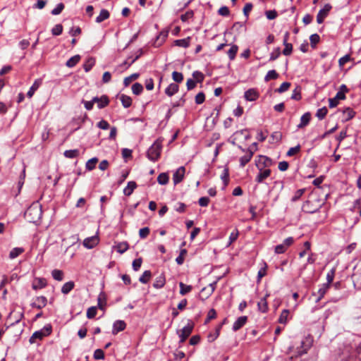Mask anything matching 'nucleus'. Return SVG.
Segmentation results:
<instances>
[{
	"label": "nucleus",
	"instance_id": "nucleus-11",
	"mask_svg": "<svg viewBox=\"0 0 361 361\" xmlns=\"http://www.w3.org/2000/svg\"><path fill=\"white\" fill-rule=\"evenodd\" d=\"M185 169L184 166L179 167L173 175V180L175 185L180 183L184 177Z\"/></svg>",
	"mask_w": 361,
	"mask_h": 361
},
{
	"label": "nucleus",
	"instance_id": "nucleus-40",
	"mask_svg": "<svg viewBox=\"0 0 361 361\" xmlns=\"http://www.w3.org/2000/svg\"><path fill=\"white\" fill-rule=\"evenodd\" d=\"M190 37H187V38L181 39H177L175 41V44H176V45H177L178 47L187 48L190 45Z\"/></svg>",
	"mask_w": 361,
	"mask_h": 361
},
{
	"label": "nucleus",
	"instance_id": "nucleus-5",
	"mask_svg": "<svg viewBox=\"0 0 361 361\" xmlns=\"http://www.w3.org/2000/svg\"><path fill=\"white\" fill-rule=\"evenodd\" d=\"M194 328V323L191 320L188 321V324L180 330L177 331V334L180 338V343H184L185 340L191 334Z\"/></svg>",
	"mask_w": 361,
	"mask_h": 361
},
{
	"label": "nucleus",
	"instance_id": "nucleus-58",
	"mask_svg": "<svg viewBox=\"0 0 361 361\" xmlns=\"http://www.w3.org/2000/svg\"><path fill=\"white\" fill-rule=\"evenodd\" d=\"M310 44L312 47H314L316 44L319 42L320 37L318 34H312L310 37Z\"/></svg>",
	"mask_w": 361,
	"mask_h": 361
},
{
	"label": "nucleus",
	"instance_id": "nucleus-49",
	"mask_svg": "<svg viewBox=\"0 0 361 361\" xmlns=\"http://www.w3.org/2000/svg\"><path fill=\"white\" fill-rule=\"evenodd\" d=\"M290 85H291L290 82H284L281 85V86L279 88H277L275 90V92L280 93V94L283 93V92L287 91L290 88Z\"/></svg>",
	"mask_w": 361,
	"mask_h": 361
},
{
	"label": "nucleus",
	"instance_id": "nucleus-43",
	"mask_svg": "<svg viewBox=\"0 0 361 361\" xmlns=\"http://www.w3.org/2000/svg\"><path fill=\"white\" fill-rule=\"evenodd\" d=\"M109 103V99L106 95H102L100 97V101L97 103L99 109H103Z\"/></svg>",
	"mask_w": 361,
	"mask_h": 361
},
{
	"label": "nucleus",
	"instance_id": "nucleus-52",
	"mask_svg": "<svg viewBox=\"0 0 361 361\" xmlns=\"http://www.w3.org/2000/svg\"><path fill=\"white\" fill-rule=\"evenodd\" d=\"M139 73H133L128 77H126L123 80V84L125 86L129 85V84L134 80H136L139 77Z\"/></svg>",
	"mask_w": 361,
	"mask_h": 361
},
{
	"label": "nucleus",
	"instance_id": "nucleus-61",
	"mask_svg": "<svg viewBox=\"0 0 361 361\" xmlns=\"http://www.w3.org/2000/svg\"><path fill=\"white\" fill-rule=\"evenodd\" d=\"M335 271H336L335 269L333 268L326 274V280H327V283H328L329 286H330V284L334 281V276H335Z\"/></svg>",
	"mask_w": 361,
	"mask_h": 361
},
{
	"label": "nucleus",
	"instance_id": "nucleus-62",
	"mask_svg": "<svg viewBox=\"0 0 361 361\" xmlns=\"http://www.w3.org/2000/svg\"><path fill=\"white\" fill-rule=\"evenodd\" d=\"M265 16L269 20H274L277 16V12L275 10H268L265 11Z\"/></svg>",
	"mask_w": 361,
	"mask_h": 361
},
{
	"label": "nucleus",
	"instance_id": "nucleus-50",
	"mask_svg": "<svg viewBox=\"0 0 361 361\" xmlns=\"http://www.w3.org/2000/svg\"><path fill=\"white\" fill-rule=\"evenodd\" d=\"M281 55L280 47L275 48L273 51L270 54L269 61H273L277 59Z\"/></svg>",
	"mask_w": 361,
	"mask_h": 361
},
{
	"label": "nucleus",
	"instance_id": "nucleus-6",
	"mask_svg": "<svg viewBox=\"0 0 361 361\" xmlns=\"http://www.w3.org/2000/svg\"><path fill=\"white\" fill-rule=\"evenodd\" d=\"M238 147L243 152H245V154L241 157L239 159L240 161V166L243 168L248 162L250 161L252 156L254 154V152L251 148H248L247 149L243 148L241 146L238 145Z\"/></svg>",
	"mask_w": 361,
	"mask_h": 361
},
{
	"label": "nucleus",
	"instance_id": "nucleus-20",
	"mask_svg": "<svg viewBox=\"0 0 361 361\" xmlns=\"http://www.w3.org/2000/svg\"><path fill=\"white\" fill-rule=\"evenodd\" d=\"M179 87L176 83H171L165 90V94L169 97H172L178 92Z\"/></svg>",
	"mask_w": 361,
	"mask_h": 361
},
{
	"label": "nucleus",
	"instance_id": "nucleus-47",
	"mask_svg": "<svg viewBox=\"0 0 361 361\" xmlns=\"http://www.w3.org/2000/svg\"><path fill=\"white\" fill-rule=\"evenodd\" d=\"M157 181L160 185H166L169 182V176L165 173H160L157 177Z\"/></svg>",
	"mask_w": 361,
	"mask_h": 361
},
{
	"label": "nucleus",
	"instance_id": "nucleus-21",
	"mask_svg": "<svg viewBox=\"0 0 361 361\" xmlns=\"http://www.w3.org/2000/svg\"><path fill=\"white\" fill-rule=\"evenodd\" d=\"M166 283V279L164 274L158 276L153 283V287L159 289L164 286Z\"/></svg>",
	"mask_w": 361,
	"mask_h": 361
},
{
	"label": "nucleus",
	"instance_id": "nucleus-16",
	"mask_svg": "<svg viewBox=\"0 0 361 361\" xmlns=\"http://www.w3.org/2000/svg\"><path fill=\"white\" fill-rule=\"evenodd\" d=\"M42 83V79L39 78V79L35 80V82H33V84L32 85V86L30 87V89L27 93V96L29 98H31L34 95V94L37 91V90L40 87Z\"/></svg>",
	"mask_w": 361,
	"mask_h": 361
},
{
	"label": "nucleus",
	"instance_id": "nucleus-64",
	"mask_svg": "<svg viewBox=\"0 0 361 361\" xmlns=\"http://www.w3.org/2000/svg\"><path fill=\"white\" fill-rule=\"evenodd\" d=\"M142 262V259L140 257L133 260V264H132L133 270L135 271H138L140 269V268L141 267Z\"/></svg>",
	"mask_w": 361,
	"mask_h": 361
},
{
	"label": "nucleus",
	"instance_id": "nucleus-25",
	"mask_svg": "<svg viewBox=\"0 0 361 361\" xmlns=\"http://www.w3.org/2000/svg\"><path fill=\"white\" fill-rule=\"evenodd\" d=\"M343 114L345 121H347L352 119L355 116V112L353 109L347 107L343 111Z\"/></svg>",
	"mask_w": 361,
	"mask_h": 361
},
{
	"label": "nucleus",
	"instance_id": "nucleus-48",
	"mask_svg": "<svg viewBox=\"0 0 361 361\" xmlns=\"http://www.w3.org/2000/svg\"><path fill=\"white\" fill-rule=\"evenodd\" d=\"M98 307L99 309L103 310L104 306L106 305V296L104 293H101L98 296Z\"/></svg>",
	"mask_w": 361,
	"mask_h": 361
},
{
	"label": "nucleus",
	"instance_id": "nucleus-2",
	"mask_svg": "<svg viewBox=\"0 0 361 361\" xmlns=\"http://www.w3.org/2000/svg\"><path fill=\"white\" fill-rule=\"evenodd\" d=\"M42 211L37 204H32L25 212V217L31 223H37L41 219Z\"/></svg>",
	"mask_w": 361,
	"mask_h": 361
},
{
	"label": "nucleus",
	"instance_id": "nucleus-51",
	"mask_svg": "<svg viewBox=\"0 0 361 361\" xmlns=\"http://www.w3.org/2000/svg\"><path fill=\"white\" fill-rule=\"evenodd\" d=\"M288 314H289V310H283L279 318V322L280 324H286L287 322Z\"/></svg>",
	"mask_w": 361,
	"mask_h": 361
},
{
	"label": "nucleus",
	"instance_id": "nucleus-23",
	"mask_svg": "<svg viewBox=\"0 0 361 361\" xmlns=\"http://www.w3.org/2000/svg\"><path fill=\"white\" fill-rule=\"evenodd\" d=\"M329 287H330V286H329L328 283H323L321 286V287L318 290V295H319V296H318V298L316 300L317 302L320 301L324 298V295L326 294V293L329 290Z\"/></svg>",
	"mask_w": 361,
	"mask_h": 361
},
{
	"label": "nucleus",
	"instance_id": "nucleus-18",
	"mask_svg": "<svg viewBox=\"0 0 361 361\" xmlns=\"http://www.w3.org/2000/svg\"><path fill=\"white\" fill-rule=\"evenodd\" d=\"M269 295V294H266V295L264 298H261V300L257 303L258 310L263 313L267 312L269 309L268 302L267 301V298Z\"/></svg>",
	"mask_w": 361,
	"mask_h": 361
},
{
	"label": "nucleus",
	"instance_id": "nucleus-17",
	"mask_svg": "<svg viewBox=\"0 0 361 361\" xmlns=\"http://www.w3.org/2000/svg\"><path fill=\"white\" fill-rule=\"evenodd\" d=\"M98 243V238L96 236L87 238L83 240L84 247L91 249L93 248Z\"/></svg>",
	"mask_w": 361,
	"mask_h": 361
},
{
	"label": "nucleus",
	"instance_id": "nucleus-9",
	"mask_svg": "<svg viewBox=\"0 0 361 361\" xmlns=\"http://www.w3.org/2000/svg\"><path fill=\"white\" fill-rule=\"evenodd\" d=\"M47 304V299L45 296H38L35 298V301L31 303V307L37 309H42Z\"/></svg>",
	"mask_w": 361,
	"mask_h": 361
},
{
	"label": "nucleus",
	"instance_id": "nucleus-7",
	"mask_svg": "<svg viewBox=\"0 0 361 361\" xmlns=\"http://www.w3.org/2000/svg\"><path fill=\"white\" fill-rule=\"evenodd\" d=\"M331 8L332 6L330 4H326L322 9L319 11L317 16V23L321 24L324 22V19L327 17Z\"/></svg>",
	"mask_w": 361,
	"mask_h": 361
},
{
	"label": "nucleus",
	"instance_id": "nucleus-60",
	"mask_svg": "<svg viewBox=\"0 0 361 361\" xmlns=\"http://www.w3.org/2000/svg\"><path fill=\"white\" fill-rule=\"evenodd\" d=\"M149 228L148 227H144L140 229L139 235L142 239L146 238L149 234Z\"/></svg>",
	"mask_w": 361,
	"mask_h": 361
},
{
	"label": "nucleus",
	"instance_id": "nucleus-24",
	"mask_svg": "<svg viewBox=\"0 0 361 361\" xmlns=\"http://www.w3.org/2000/svg\"><path fill=\"white\" fill-rule=\"evenodd\" d=\"M110 16L109 12L106 9H102L99 15L96 18V22L100 23L108 19Z\"/></svg>",
	"mask_w": 361,
	"mask_h": 361
},
{
	"label": "nucleus",
	"instance_id": "nucleus-4",
	"mask_svg": "<svg viewBox=\"0 0 361 361\" xmlns=\"http://www.w3.org/2000/svg\"><path fill=\"white\" fill-rule=\"evenodd\" d=\"M52 332V326L50 324H46L42 329L35 331L29 339L30 343H36L37 340L41 341Z\"/></svg>",
	"mask_w": 361,
	"mask_h": 361
},
{
	"label": "nucleus",
	"instance_id": "nucleus-37",
	"mask_svg": "<svg viewBox=\"0 0 361 361\" xmlns=\"http://www.w3.org/2000/svg\"><path fill=\"white\" fill-rule=\"evenodd\" d=\"M152 276V273L150 271L147 270L145 271L142 274V275L140 277L139 281L142 283H147L149 282L150 278Z\"/></svg>",
	"mask_w": 361,
	"mask_h": 361
},
{
	"label": "nucleus",
	"instance_id": "nucleus-56",
	"mask_svg": "<svg viewBox=\"0 0 361 361\" xmlns=\"http://www.w3.org/2000/svg\"><path fill=\"white\" fill-rule=\"evenodd\" d=\"M305 191V188L299 189V190H296L293 196L291 198V201L292 202L298 201L301 197V196L304 194Z\"/></svg>",
	"mask_w": 361,
	"mask_h": 361
},
{
	"label": "nucleus",
	"instance_id": "nucleus-38",
	"mask_svg": "<svg viewBox=\"0 0 361 361\" xmlns=\"http://www.w3.org/2000/svg\"><path fill=\"white\" fill-rule=\"evenodd\" d=\"M79 150L77 149H69V150H66L63 153V155L66 157V158H69V159H73V158H75L77 157L78 155H79Z\"/></svg>",
	"mask_w": 361,
	"mask_h": 361
},
{
	"label": "nucleus",
	"instance_id": "nucleus-27",
	"mask_svg": "<svg viewBox=\"0 0 361 361\" xmlns=\"http://www.w3.org/2000/svg\"><path fill=\"white\" fill-rule=\"evenodd\" d=\"M74 286L75 283L73 281L66 282L61 288V293L65 295L68 294L74 288Z\"/></svg>",
	"mask_w": 361,
	"mask_h": 361
},
{
	"label": "nucleus",
	"instance_id": "nucleus-1",
	"mask_svg": "<svg viewBox=\"0 0 361 361\" xmlns=\"http://www.w3.org/2000/svg\"><path fill=\"white\" fill-rule=\"evenodd\" d=\"M322 204L323 202L322 200L317 197H310L303 203L302 209L304 212L313 214L319 211Z\"/></svg>",
	"mask_w": 361,
	"mask_h": 361
},
{
	"label": "nucleus",
	"instance_id": "nucleus-26",
	"mask_svg": "<svg viewBox=\"0 0 361 361\" xmlns=\"http://www.w3.org/2000/svg\"><path fill=\"white\" fill-rule=\"evenodd\" d=\"M95 64V59L93 57L88 58L83 64V68L86 73L89 72Z\"/></svg>",
	"mask_w": 361,
	"mask_h": 361
},
{
	"label": "nucleus",
	"instance_id": "nucleus-44",
	"mask_svg": "<svg viewBox=\"0 0 361 361\" xmlns=\"http://www.w3.org/2000/svg\"><path fill=\"white\" fill-rule=\"evenodd\" d=\"M267 269V264L266 262H263V267L259 270L257 273V282H259L262 277L266 276Z\"/></svg>",
	"mask_w": 361,
	"mask_h": 361
},
{
	"label": "nucleus",
	"instance_id": "nucleus-13",
	"mask_svg": "<svg viewBox=\"0 0 361 361\" xmlns=\"http://www.w3.org/2000/svg\"><path fill=\"white\" fill-rule=\"evenodd\" d=\"M244 97L247 101L253 102L258 99L259 93L255 89L251 88L245 91Z\"/></svg>",
	"mask_w": 361,
	"mask_h": 361
},
{
	"label": "nucleus",
	"instance_id": "nucleus-46",
	"mask_svg": "<svg viewBox=\"0 0 361 361\" xmlns=\"http://www.w3.org/2000/svg\"><path fill=\"white\" fill-rule=\"evenodd\" d=\"M328 113V109L326 106H324L321 109H319L317 111V113H316V116L319 119V120H322L325 118V116H326Z\"/></svg>",
	"mask_w": 361,
	"mask_h": 361
},
{
	"label": "nucleus",
	"instance_id": "nucleus-14",
	"mask_svg": "<svg viewBox=\"0 0 361 361\" xmlns=\"http://www.w3.org/2000/svg\"><path fill=\"white\" fill-rule=\"evenodd\" d=\"M247 317L246 316H241L238 317L236 321L233 323L232 329L234 331H237L241 329L247 322Z\"/></svg>",
	"mask_w": 361,
	"mask_h": 361
},
{
	"label": "nucleus",
	"instance_id": "nucleus-54",
	"mask_svg": "<svg viewBox=\"0 0 361 361\" xmlns=\"http://www.w3.org/2000/svg\"><path fill=\"white\" fill-rule=\"evenodd\" d=\"M172 78L176 82L180 83L183 80V75L181 73L173 71Z\"/></svg>",
	"mask_w": 361,
	"mask_h": 361
},
{
	"label": "nucleus",
	"instance_id": "nucleus-3",
	"mask_svg": "<svg viewBox=\"0 0 361 361\" xmlns=\"http://www.w3.org/2000/svg\"><path fill=\"white\" fill-rule=\"evenodd\" d=\"M162 149V142L159 140H157L148 149L147 152V158L152 161H157L161 155Z\"/></svg>",
	"mask_w": 361,
	"mask_h": 361
},
{
	"label": "nucleus",
	"instance_id": "nucleus-39",
	"mask_svg": "<svg viewBox=\"0 0 361 361\" xmlns=\"http://www.w3.org/2000/svg\"><path fill=\"white\" fill-rule=\"evenodd\" d=\"M247 129H243L241 130L236 131L233 136L231 137V140L230 141L231 143L233 145H236V141L239 140L241 135H243L244 133H246Z\"/></svg>",
	"mask_w": 361,
	"mask_h": 361
},
{
	"label": "nucleus",
	"instance_id": "nucleus-34",
	"mask_svg": "<svg viewBox=\"0 0 361 361\" xmlns=\"http://www.w3.org/2000/svg\"><path fill=\"white\" fill-rule=\"evenodd\" d=\"M179 286H180V294L182 295H186L187 293H190L192 289V287L191 286L185 285L183 282L179 283Z\"/></svg>",
	"mask_w": 361,
	"mask_h": 361
},
{
	"label": "nucleus",
	"instance_id": "nucleus-55",
	"mask_svg": "<svg viewBox=\"0 0 361 361\" xmlns=\"http://www.w3.org/2000/svg\"><path fill=\"white\" fill-rule=\"evenodd\" d=\"M62 32L63 26L61 24H57L51 29V33L54 36L60 35L62 33Z\"/></svg>",
	"mask_w": 361,
	"mask_h": 361
},
{
	"label": "nucleus",
	"instance_id": "nucleus-42",
	"mask_svg": "<svg viewBox=\"0 0 361 361\" xmlns=\"http://www.w3.org/2000/svg\"><path fill=\"white\" fill-rule=\"evenodd\" d=\"M51 276L58 281H61L63 279V272L59 269H54L51 271Z\"/></svg>",
	"mask_w": 361,
	"mask_h": 361
},
{
	"label": "nucleus",
	"instance_id": "nucleus-10",
	"mask_svg": "<svg viewBox=\"0 0 361 361\" xmlns=\"http://www.w3.org/2000/svg\"><path fill=\"white\" fill-rule=\"evenodd\" d=\"M258 169L259 170V172L255 178V181L257 183H262L271 175V170L269 169H263L262 168Z\"/></svg>",
	"mask_w": 361,
	"mask_h": 361
},
{
	"label": "nucleus",
	"instance_id": "nucleus-57",
	"mask_svg": "<svg viewBox=\"0 0 361 361\" xmlns=\"http://www.w3.org/2000/svg\"><path fill=\"white\" fill-rule=\"evenodd\" d=\"M64 8V4L63 3H59V4H57V6H56V8H54L51 13L54 16H57L59 14H60L62 11L63 10Z\"/></svg>",
	"mask_w": 361,
	"mask_h": 361
},
{
	"label": "nucleus",
	"instance_id": "nucleus-32",
	"mask_svg": "<svg viewBox=\"0 0 361 361\" xmlns=\"http://www.w3.org/2000/svg\"><path fill=\"white\" fill-rule=\"evenodd\" d=\"M24 252V249L22 247H14L9 253V258L13 259L18 257L20 254Z\"/></svg>",
	"mask_w": 361,
	"mask_h": 361
},
{
	"label": "nucleus",
	"instance_id": "nucleus-33",
	"mask_svg": "<svg viewBox=\"0 0 361 361\" xmlns=\"http://www.w3.org/2000/svg\"><path fill=\"white\" fill-rule=\"evenodd\" d=\"M221 179L224 182V188H226L229 182V171L227 167L223 170L222 173L221 175Z\"/></svg>",
	"mask_w": 361,
	"mask_h": 361
},
{
	"label": "nucleus",
	"instance_id": "nucleus-63",
	"mask_svg": "<svg viewBox=\"0 0 361 361\" xmlns=\"http://www.w3.org/2000/svg\"><path fill=\"white\" fill-rule=\"evenodd\" d=\"M271 137L272 139V142H279L282 139V133L279 131L274 132L271 134Z\"/></svg>",
	"mask_w": 361,
	"mask_h": 361
},
{
	"label": "nucleus",
	"instance_id": "nucleus-28",
	"mask_svg": "<svg viewBox=\"0 0 361 361\" xmlns=\"http://www.w3.org/2000/svg\"><path fill=\"white\" fill-rule=\"evenodd\" d=\"M47 286V282L44 279L39 278L36 279V281L32 284V287L34 290L43 288Z\"/></svg>",
	"mask_w": 361,
	"mask_h": 361
},
{
	"label": "nucleus",
	"instance_id": "nucleus-59",
	"mask_svg": "<svg viewBox=\"0 0 361 361\" xmlns=\"http://www.w3.org/2000/svg\"><path fill=\"white\" fill-rule=\"evenodd\" d=\"M97 307H90L87 310V317L88 319L94 318L97 314Z\"/></svg>",
	"mask_w": 361,
	"mask_h": 361
},
{
	"label": "nucleus",
	"instance_id": "nucleus-19",
	"mask_svg": "<svg viewBox=\"0 0 361 361\" xmlns=\"http://www.w3.org/2000/svg\"><path fill=\"white\" fill-rule=\"evenodd\" d=\"M311 119V114L310 112L305 113L300 118V122L298 125V128H302L307 126Z\"/></svg>",
	"mask_w": 361,
	"mask_h": 361
},
{
	"label": "nucleus",
	"instance_id": "nucleus-15",
	"mask_svg": "<svg viewBox=\"0 0 361 361\" xmlns=\"http://www.w3.org/2000/svg\"><path fill=\"white\" fill-rule=\"evenodd\" d=\"M126 324L124 321L116 320L113 324L112 334H117L119 331H123L126 329Z\"/></svg>",
	"mask_w": 361,
	"mask_h": 361
},
{
	"label": "nucleus",
	"instance_id": "nucleus-35",
	"mask_svg": "<svg viewBox=\"0 0 361 361\" xmlns=\"http://www.w3.org/2000/svg\"><path fill=\"white\" fill-rule=\"evenodd\" d=\"M279 75L275 70L269 71L264 77V81L268 82L271 80H276Z\"/></svg>",
	"mask_w": 361,
	"mask_h": 361
},
{
	"label": "nucleus",
	"instance_id": "nucleus-36",
	"mask_svg": "<svg viewBox=\"0 0 361 361\" xmlns=\"http://www.w3.org/2000/svg\"><path fill=\"white\" fill-rule=\"evenodd\" d=\"M115 247L118 252L123 254L128 249L129 245L127 242H121Z\"/></svg>",
	"mask_w": 361,
	"mask_h": 361
},
{
	"label": "nucleus",
	"instance_id": "nucleus-53",
	"mask_svg": "<svg viewBox=\"0 0 361 361\" xmlns=\"http://www.w3.org/2000/svg\"><path fill=\"white\" fill-rule=\"evenodd\" d=\"M192 77L196 82H202L204 78L203 73L198 71L192 73Z\"/></svg>",
	"mask_w": 361,
	"mask_h": 361
},
{
	"label": "nucleus",
	"instance_id": "nucleus-31",
	"mask_svg": "<svg viewBox=\"0 0 361 361\" xmlns=\"http://www.w3.org/2000/svg\"><path fill=\"white\" fill-rule=\"evenodd\" d=\"M120 100L124 108H128L132 104V99L126 94H121L120 96Z\"/></svg>",
	"mask_w": 361,
	"mask_h": 361
},
{
	"label": "nucleus",
	"instance_id": "nucleus-8",
	"mask_svg": "<svg viewBox=\"0 0 361 361\" xmlns=\"http://www.w3.org/2000/svg\"><path fill=\"white\" fill-rule=\"evenodd\" d=\"M272 165V160L269 157L264 155H259L258 159L256 160V166L257 169L269 167Z\"/></svg>",
	"mask_w": 361,
	"mask_h": 361
},
{
	"label": "nucleus",
	"instance_id": "nucleus-45",
	"mask_svg": "<svg viewBox=\"0 0 361 361\" xmlns=\"http://www.w3.org/2000/svg\"><path fill=\"white\" fill-rule=\"evenodd\" d=\"M132 91L133 94L139 95L143 91V86L138 82H135L132 85Z\"/></svg>",
	"mask_w": 361,
	"mask_h": 361
},
{
	"label": "nucleus",
	"instance_id": "nucleus-30",
	"mask_svg": "<svg viewBox=\"0 0 361 361\" xmlns=\"http://www.w3.org/2000/svg\"><path fill=\"white\" fill-rule=\"evenodd\" d=\"M238 51V47L236 44H232L229 50L227 51L228 56L231 61L235 59L237 52Z\"/></svg>",
	"mask_w": 361,
	"mask_h": 361
},
{
	"label": "nucleus",
	"instance_id": "nucleus-41",
	"mask_svg": "<svg viewBox=\"0 0 361 361\" xmlns=\"http://www.w3.org/2000/svg\"><path fill=\"white\" fill-rule=\"evenodd\" d=\"M97 162H98V159L97 157H93V158L89 159L85 164L86 169L88 171L93 170L95 168L96 164Z\"/></svg>",
	"mask_w": 361,
	"mask_h": 361
},
{
	"label": "nucleus",
	"instance_id": "nucleus-29",
	"mask_svg": "<svg viewBox=\"0 0 361 361\" xmlns=\"http://www.w3.org/2000/svg\"><path fill=\"white\" fill-rule=\"evenodd\" d=\"M80 60V56L77 54L71 57L66 63V66L68 68L74 67Z\"/></svg>",
	"mask_w": 361,
	"mask_h": 361
},
{
	"label": "nucleus",
	"instance_id": "nucleus-22",
	"mask_svg": "<svg viewBox=\"0 0 361 361\" xmlns=\"http://www.w3.org/2000/svg\"><path fill=\"white\" fill-rule=\"evenodd\" d=\"M136 188L137 184L135 181H129L127 184V186L123 189L124 195L126 196L131 195Z\"/></svg>",
	"mask_w": 361,
	"mask_h": 361
},
{
	"label": "nucleus",
	"instance_id": "nucleus-12",
	"mask_svg": "<svg viewBox=\"0 0 361 361\" xmlns=\"http://www.w3.org/2000/svg\"><path fill=\"white\" fill-rule=\"evenodd\" d=\"M345 99V95L341 92H337L336 96L333 98L329 99V108H334L338 106L340 100Z\"/></svg>",
	"mask_w": 361,
	"mask_h": 361
}]
</instances>
